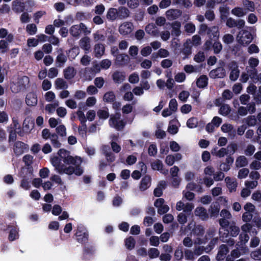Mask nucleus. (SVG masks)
<instances>
[{"mask_svg":"<svg viewBox=\"0 0 261 261\" xmlns=\"http://www.w3.org/2000/svg\"><path fill=\"white\" fill-rule=\"evenodd\" d=\"M58 154L59 158L54 156L51 158L50 162L58 173L77 176L83 173V169L81 167L83 162L81 157L72 156L69 151L64 149H60Z\"/></svg>","mask_w":261,"mask_h":261,"instance_id":"f257e3e1","label":"nucleus"},{"mask_svg":"<svg viewBox=\"0 0 261 261\" xmlns=\"http://www.w3.org/2000/svg\"><path fill=\"white\" fill-rule=\"evenodd\" d=\"M30 82L29 78L26 76L18 77L17 81L13 82L11 88L13 92L17 93L24 90Z\"/></svg>","mask_w":261,"mask_h":261,"instance_id":"f03ea898","label":"nucleus"},{"mask_svg":"<svg viewBox=\"0 0 261 261\" xmlns=\"http://www.w3.org/2000/svg\"><path fill=\"white\" fill-rule=\"evenodd\" d=\"M253 40L252 34L248 31L242 30L240 31L237 36L238 42L243 46L249 44Z\"/></svg>","mask_w":261,"mask_h":261,"instance_id":"7ed1b4c3","label":"nucleus"},{"mask_svg":"<svg viewBox=\"0 0 261 261\" xmlns=\"http://www.w3.org/2000/svg\"><path fill=\"white\" fill-rule=\"evenodd\" d=\"M83 32L85 34H89L91 33V30L83 23H80L79 24L72 25L70 29V33L74 37H78Z\"/></svg>","mask_w":261,"mask_h":261,"instance_id":"20e7f679","label":"nucleus"},{"mask_svg":"<svg viewBox=\"0 0 261 261\" xmlns=\"http://www.w3.org/2000/svg\"><path fill=\"white\" fill-rule=\"evenodd\" d=\"M120 118L121 114L120 113H117L115 115L111 116L109 120L110 125L118 130H122L126 123L124 120H121Z\"/></svg>","mask_w":261,"mask_h":261,"instance_id":"39448f33","label":"nucleus"},{"mask_svg":"<svg viewBox=\"0 0 261 261\" xmlns=\"http://www.w3.org/2000/svg\"><path fill=\"white\" fill-rule=\"evenodd\" d=\"M192 233L194 236L197 237L196 239L194 240L195 245H200L204 243L200 238L204 233V229L202 226H196L192 230Z\"/></svg>","mask_w":261,"mask_h":261,"instance_id":"423d86ee","label":"nucleus"},{"mask_svg":"<svg viewBox=\"0 0 261 261\" xmlns=\"http://www.w3.org/2000/svg\"><path fill=\"white\" fill-rule=\"evenodd\" d=\"M134 30L133 23L131 22L125 21L121 24L118 29L120 34L125 36L130 34Z\"/></svg>","mask_w":261,"mask_h":261,"instance_id":"0eeeda50","label":"nucleus"},{"mask_svg":"<svg viewBox=\"0 0 261 261\" xmlns=\"http://www.w3.org/2000/svg\"><path fill=\"white\" fill-rule=\"evenodd\" d=\"M154 205L158 208V213L160 214L166 213L169 210V207L165 204V200L163 198L157 199L154 203Z\"/></svg>","mask_w":261,"mask_h":261,"instance_id":"6e6552de","label":"nucleus"},{"mask_svg":"<svg viewBox=\"0 0 261 261\" xmlns=\"http://www.w3.org/2000/svg\"><path fill=\"white\" fill-rule=\"evenodd\" d=\"M80 47L85 51L86 53L90 51L91 48V39L89 37L84 36L79 41Z\"/></svg>","mask_w":261,"mask_h":261,"instance_id":"1a4fd4ad","label":"nucleus"},{"mask_svg":"<svg viewBox=\"0 0 261 261\" xmlns=\"http://www.w3.org/2000/svg\"><path fill=\"white\" fill-rule=\"evenodd\" d=\"M231 72L229 75L230 79L232 81H236L240 74V70L237 63L235 62H232L230 64Z\"/></svg>","mask_w":261,"mask_h":261,"instance_id":"9d476101","label":"nucleus"},{"mask_svg":"<svg viewBox=\"0 0 261 261\" xmlns=\"http://www.w3.org/2000/svg\"><path fill=\"white\" fill-rule=\"evenodd\" d=\"M182 12L178 9H169L166 12V16L168 20H173L181 15Z\"/></svg>","mask_w":261,"mask_h":261,"instance_id":"9b49d317","label":"nucleus"},{"mask_svg":"<svg viewBox=\"0 0 261 261\" xmlns=\"http://www.w3.org/2000/svg\"><path fill=\"white\" fill-rule=\"evenodd\" d=\"M105 51V47L103 44L101 43L95 44L93 48V54L97 58L102 57Z\"/></svg>","mask_w":261,"mask_h":261,"instance_id":"f8f14e48","label":"nucleus"},{"mask_svg":"<svg viewBox=\"0 0 261 261\" xmlns=\"http://www.w3.org/2000/svg\"><path fill=\"white\" fill-rule=\"evenodd\" d=\"M226 75L225 70L222 67H219L212 70L210 73V76L213 79L223 78Z\"/></svg>","mask_w":261,"mask_h":261,"instance_id":"ddd939ff","label":"nucleus"},{"mask_svg":"<svg viewBox=\"0 0 261 261\" xmlns=\"http://www.w3.org/2000/svg\"><path fill=\"white\" fill-rule=\"evenodd\" d=\"M64 76L67 80L73 79L76 74V69L72 66H68L64 71Z\"/></svg>","mask_w":261,"mask_h":261,"instance_id":"4468645a","label":"nucleus"},{"mask_svg":"<svg viewBox=\"0 0 261 261\" xmlns=\"http://www.w3.org/2000/svg\"><path fill=\"white\" fill-rule=\"evenodd\" d=\"M192 41L191 39H188L186 42L184 43L181 52L185 55L186 57H188L192 54Z\"/></svg>","mask_w":261,"mask_h":261,"instance_id":"2eb2a0df","label":"nucleus"},{"mask_svg":"<svg viewBox=\"0 0 261 261\" xmlns=\"http://www.w3.org/2000/svg\"><path fill=\"white\" fill-rule=\"evenodd\" d=\"M118 19H124L129 17L130 12L129 10L123 6L119 7L117 9Z\"/></svg>","mask_w":261,"mask_h":261,"instance_id":"dca6fc26","label":"nucleus"},{"mask_svg":"<svg viewBox=\"0 0 261 261\" xmlns=\"http://www.w3.org/2000/svg\"><path fill=\"white\" fill-rule=\"evenodd\" d=\"M195 216H198L202 220H206L208 218V215L206 210L203 207H197L194 211Z\"/></svg>","mask_w":261,"mask_h":261,"instance_id":"f3484780","label":"nucleus"},{"mask_svg":"<svg viewBox=\"0 0 261 261\" xmlns=\"http://www.w3.org/2000/svg\"><path fill=\"white\" fill-rule=\"evenodd\" d=\"M25 101L28 106H34L37 105V98L36 94L33 92L28 93L26 96Z\"/></svg>","mask_w":261,"mask_h":261,"instance_id":"a211bd4d","label":"nucleus"},{"mask_svg":"<svg viewBox=\"0 0 261 261\" xmlns=\"http://www.w3.org/2000/svg\"><path fill=\"white\" fill-rule=\"evenodd\" d=\"M106 17L108 20L114 21L118 19L117 9L111 8L108 9Z\"/></svg>","mask_w":261,"mask_h":261,"instance_id":"6ab92c4d","label":"nucleus"},{"mask_svg":"<svg viewBox=\"0 0 261 261\" xmlns=\"http://www.w3.org/2000/svg\"><path fill=\"white\" fill-rule=\"evenodd\" d=\"M145 30L146 32L151 36L157 37L159 35V31L156 29L155 25L152 23L147 25Z\"/></svg>","mask_w":261,"mask_h":261,"instance_id":"aec40b11","label":"nucleus"},{"mask_svg":"<svg viewBox=\"0 0 261 261\" xmlns=\"http://www.w3.org/2000/svg\"><path fill=\"white\" fill-rule=\"evenodd\" d=\"M151 177L148 175L145 176L141 180L139 188L143 191L146 190L150 185Z\"/></svg>","mask_w":261,"mask_h":261,"instance_id":"412c9836","label":"nucleus"},{"mask_svg":"<svg viewBox=\"0 0 261 261\" xmlns=\"http://www.w3.org/2000/svg\"><path fill=\"white\" fill-rule=\"evenodd\" d=\"M242 5L244 11L254 12L255 11V4L253 2L249 0H242Z\"/></svg>","mask_w":261,"mask_h":261,"instance_id":"4be33fe9","label":"nucleus"},{"mask_svg":"<svg viewBox=\"0 0 261 261\" xmlns=\"http://www.w3.org/2000/svg\"><path fill=\"white\" fill-rule=\"evenodd\" d=\"M25 8L24 4L18 0H16L12 3V10L17 13L23 11Z\"/></svg>","mask_w":261,"mask_h":261,"instance_id":"5701e85b","label":"nucleus"},{"mask_svg":"<svg viewBox=\"0 0 261 261\" xmlns=\"http://www.w3.org/2000/svg\"><path fill=\"white\" fill-rule=\"evenodd\" d=\"M225 180L229 191L230 192L235 191L238 185L237 181L235 180L231 179L229 177H226Z\"/></svg>","mask_w":261,"mask_h":261,"instance_id":"b1692460","label":"nucleus"},{"mask_svg":"<svg viewBox=\"0 0 261 261\" xmlns=\"http://www.w3.org/2000/svg\"><path fill=\"white\" fill-rule=\"evenodd\" d=\"M248 164V160L244 155L238 156L236 160L235 165L237 168L245 167Z\"/></svg>","mask_w":261,"mask_h":261,"instance_id":"393cba45","label":"nucleus"},{"mask_svg":"<svg viewBox=\"0 0 261 261\" xmlns=\"http://www.w3.org/2000/svg\"><path fill=\"white\" fill-rule=\"evenodd\" d=\"M228 252V249L227 246L225 245H221L217 256L218 260H221L223 259Z\"/></svg>","mask_w":261,"mask_h":261,"instance_id":"a878e982","label":"nucleus"},{"mask_svg":"<svg viewBox=\"0 0 261 261\" xmlns=\"http://www.w3.org/2000/svg\"><path fill=\"white\" fill-rule=\"evenodd\" d=\"M55 86L57 89H66L68 88L66 82L62 78H58L55 81Z\"/></svg>","mask_w":261,"mask_h":261,"instance_id":"bb28decb","label":"nucleus"},{"mask_svg":"<svg viewBox=\"0 0 261 261\" xmlns=\"http://www.w3.org/2000/svg\"><path fill=\"white\" fill-rule=\"evenodd\" d=\"M113 79L116 83H121L125 80V74L123 72L116 71L113 74Z\"/></svg>","mask_w":261,"mask_h":261,"instance_id":"cd10ccee","label":"nucleus"},{"mask_svg":"<svg viewBox=\"0 0 261 261\" xmlns=\"http://www.w3.org/2000/svg\"><path fill=\"white\" fill-rule=\"evenodd\" d=\"M115 94L112 91H109L106 92L103 96V100L106 102H112L115 101Z\"/></svg>","mask_w":261,"mask_h":261,"instance_id":"c85d7f7f","label":"nucleus"},{"mask_svg":"<svg viewBox=\"0 0 261 261\" xmlns=\"http://www.w3.org/2000/svg\"><path fill=\"white\" fill-rule=\"evenodd\" d=\"M24 144L21 142H17L15 143L14 151L16 155H19L23 153L24 148Z\"/></svg>","mask_w":261,"mask_h":261,"instance_id":"c756f323","label":"nucleus"},{"mask_svg":"<svg viewBox=\"0 0 261 261\" xmlns=\"http://www.w3.org/2000/svg\"><path fill=\"white\" fill-rule=\"evenodd\" d=\"M228 231L232 237H236L239 233L240 228L236 226V223L234 221H232L231 224H230Z\"/></svg>","mask_w":261,"mask_h":261,"instance_id":"7c9ffc66","label":"nucleus"},{"mask_svg":"<svg viewBox=\"0 0 261 261\" xmlns=\"http://www.w3.org/2000/svg\"><path fill=\"white\" fill-rule=\"evenodd\" d=\"M221 130L224 133H227L231 136H234L235 130L232 125L228 123H225L221 126Z\"/></svg>","mask_w":261,"mask_h":261,"instance_id":"2f4dec72","label":"nucleus"},{"mask_svg":"<svg viewBox=\"0 0 261 261\" xmlns=\"http://www.w3.org/2000/svg\"><path fill=\"white\" fill-rule=\"evenodd\" d=\"M259 64V60L255 58L251 57L248 60V64L251 68H252V71L253 73L256 75L257 71L255 69V67L258 66Z\"/></svg>","mask_w":261,"mask_h":261,"instance_id":"473e14b6","label":"nucleus"},{"mask_svg":"<svg viewBox=\"0 0 261 261\" xmlns=\"http://www.w3.org/2000/svg\"><path fill=\"white\" fill-rule=\"evenodd\" d=\"M172 34L175 36H179L181 34L180 27L181 23L180 22L176 21L172 23Z\"/></svg>","mask_w":261,"mask_h":261,"instance_id":"72a5a7b5","label":"nucleus"},{"mask_svg":"<svg viewBox=\"0 0 261 261\" xmlns=\"http://www.w3.org/2000/svg\"><path fill=\"white\" fill-rule=\"evenodd\" d=\"M207 34L211 38H218L219 37V31L218 27L214 26L208 29V31L207 32Z\"/></svg>","mask_w":261,"mask_h":261,"instance_id":"f704fd0d","label":"nucleus"},{"mask_svg":"<svg viewBox=\"0 0 261 261\" xmlns=\"http://www.w3.org/2000/svg\"><path fill=\"white\" fill-rule=\"evenodd\" d=\"M6 37V40L8 42H11L13 39V35L12 34H8V31L5 29H0V38H3Z\"/></svg>","mask_w":261,"mask_h":261,"instance_id":"c9c22d12","label":"nucleus"},{"mask_svg":"<svg viewBox=\"0 0 261 261\" xmlns=\"http://www.w3.org/2000/svg\"><path fill=\"white\" fill-rule=\"evenodd\" d=\"M231 12L233 15L239 17H243L246 14V12L243 8L239 7L232 9Z\"/></svg>","mask_w":261,"mask_h":261,"instance_id":"e433bc0d","label":"nucleus"},{"mask_svg":"<svg viewBox=\"0 0 261 261\" xmlns=\"http://www.w3.org/2000/svg\"><path fill=\"white\" fill-rule=\"evenodd\" d=\"M207 77L206 75H201L199 77L196 82L197 86L199 88H204L207 84Z\"/></svg>","mask_w":261,"mask_h":261,"instance_id":"4c0bfd02","label":"nucleus"},{"mask_svg":"<svg viewBox=\"0 0 261 261\" xmlns=\"http://www.w3.org/2000/svg\"><path fill=\"white\" fill-rule=\"evenodd\" d=\"M34 123L30 119H26L24 120L23 123V128L24 131L30 132L33 128Z\"/></svg>","mask_w":261,"mask_h":261,"instance_id":"58836bf2","label":"nucleus"},{"mask_svg":"<svg viewBox=\"0 0 261 261\" xmlns=\"http://www.w3.org/2000/svg\"><path fill=\"white\" fill-rule=\"evenodd\" d=\"M128 56L125 54L118 55L116 58V62L120 65H124L127 63Z\"/></svg>","mask_w":261,"mask_h":261,"instance_id":"ea45409f","label":"nucleus"},{"mask_svg":"<svg viewBox=\"0 0 261 261\" xmlns=\"http://www.w3.org/2000/svg\"><path fill=\"white\" fill-rule=\"evenodd\" d=\"M212 154L216 155L219 158L224 156L227 153V150L225 148H221L219 150L214 149L212 151Z\"/></svg>","mask_w":261,"mask_h":261,"instance_id":"a19ab883","label":"nucleus"},{"mask_svg":"<svg viewBox=\"0 0 261 261\" xmlns=\"http://www.w3.org/2000/svg\"><path fill=\"white\" fill-rule=\"evenodd\" d=\"M174 3L186 8L191 7L192 5L190 0H174Z\"/></svg>","mask_w":261,"mask_h":261,"instance_id":"79ce46f5","label":"nucleus"},{"mask_svg":"<svg viewBox=\"0 0 261 261\" xmlns=\"http://www.w3.org/2000/svg\"><path fill=\"white\" fill-rule=\"evenodd\" d=\"M220 210V207L217 203L212 204L209 209L211 217H214L218 215Z\"/></svg>","mask_w":261,"mask_h":261,"instance_id":"37998d69","label":"nucleus"},{"mask_svg":"<svg viewBox=\"0 0 261 261\" xmlns=\"http://www.w3.org/2000/svg\"><path fill=\"white\" fill-rule=\"evenodd\" d=\"M151 166L152 169L154 170L162 171L163 167L162 162L159 160H156L153 161L151 163Z\"/></svg>","mask_w":261,"mask_h":261,"instance_id":"c03bdc74","label":"nucleus"},{"mask_svg":"<svg viewBox=\"0 0 261 261\" xmlns=\"http://www.w3.org/2000/svg\"><path fill=\"white\" fill-rule=\"evenodd\" d=\"M51 142L54 146V147L56 148H59L60 147L61 144L58 140V136L55 134H52L51 135V137L50 138Z\"/></svg>","mask_w":261,"mask_h":261,"instance_id":"a18cd8bd","label":"nucleus"},{"mask_svg":"<svg viewBox=\"0 0 261 261\" xmlns=\"http://www.w3.org/2000/svg\"><path fill=\"white\" fill-rule=\"evenodd\" d=\"M205 59L204 54L203 51L198 52L194 57V60L197 63L203 62Z\"/></svg>","mask_w":261,"mask_h":261,"instance_id":"49530a36","label":"nucleus"},{"mask_svg":"<svg viewBox=\"0 0 261 261\" xmlns=\"http://www.w3.org/2000/svg\"><path fill=\"white\" fill-rule=\"evenodd\" d=\"M97 102V99L94 96L88 97L85 101V105L87 107H93Z\"/></svg>","mask_w":261,"mask_h":261,"instance_id":"de8ad7c7","label":"nucleus"},{"mask_svg":"<svg viewBox=\"0 0 261 261\" xmlns=\"http://www.w3.org/2000/svg\"><path fill=\"white\" fill-rule=\"evenodd\" d=\"M26 31L30 35H34L37 31V26L33 23L28 24L26 27Z\"/></svg>","mask_w":261,"mask_h":261,"instance_id":"09e8293b","label":"nucleus"},{"mask_svg":"<svg viewBox=\"0 0 261 261\" xmlns=\"http://www.w3.org/2000/svg\"><path fill=\"white\" fill-rule=\"evenodd\" d=\"M222 40L225 44H229L232 43L234 41V37L230 34H225L222 37Z\"/></svg>","mask_w":261,"mask_h":261,"instance_id":"8fccbe9b","label":"nucleus"},{"mask_svg":"<svg viewBox=\"0 0 261 261\" xmlns=\"http://www.w3.org/2000/svg\"><path fill=\"white\" fill-rule=\"evenodd\" d=\"M97 114L99 119H106L109 116V113L107 110L100 109L98 110Z\"/></svg>","mask_w":261,"mask_h":261,"instance_id":"3c124183","label":"nucleus"},{"mask_svg":"<svg viewBox=\"0 0 261 261\" xmlns=\"http://www.w3.org/2000/svg\"><path fill=\"white\" fill-rule=\"evenodd\" d=\"M93 40L95 42L103 41L106 39V36L100 33L99 31H97L93 34Z\"/></svg>","mask_w":261,"mask_h":261,"instance_id":"603ef678","label":"nucleus"},{"mask_svg":"<svg viewBox=\"0 0 261 261\" xmlns=\"http://www.w3.org/2000/svg\"><path fill=\"white\" fill-rule=\"evenodd\" d=\"M99 63L101 69L105 70L109 69L112 65L111 61L107 59L101 60Z\"/></svg>","mask_w":261,"mask_h":261,"instance_id":"864d4df0","label":"nucleus"},{"mask_svg":"<svg viewBox=\"0 0 261 261\" xmlns=\"http://www.w3.org/2000/svg\"><path fill=\"white\" fill-rule=\"evenodd\" d=\"M230 112V109L228 105H222L219 110V113L220 114L226 116Z\"/></svg>","mask_w":261,"mask_h":261,"instance_id":"5fc2aeb1","label":"nucleus"},{"mask_svg":"<svg viewBox=\"0 0 261 261\" xmlns=\"http://www.w3.org/2000/svg\"><path fill=\"white\" fill-rule=\"evenodd\" d=\"M249 173V170L247 168H242L238 172V177L239 179L246 178Z\"/></svg>","mask_w":261,"mask_h":261,"instance_id":"6e6d98bb","label":"nucleus"},{"mask_svg":"<svg viewBox=\"0 0 261 261\" xmlns=\"http://www.w3.org/2000/svg\"><path fill=\"white\" fill-rule=\"evenodd\" d=\"M185 31L189 34H192L195 31V26L192 23H187L184 26Z\"/></svg>","mask_w":261,"mask_h":261,"instance_id":"4d7b16f0","label":"nucleus"},{"mask_svg":"<svg viewBox=\"0 0 261 261\" xmlns=\"http://www.w3.org/2000/svg\"><path fill=\"white\" fill-rule=\"evenodd\" d=\"M133 110V104L127 103L122 108V112L123 114H128L130 113Z\"/></svg>","mask_w":261,"mask_h":261,"instance_id":"13d9d810","label":"nucleus"},{"mask_svg":"<svg viewBox=\"0 0 261 261\" xmlns=\"http://www.w3.org/2000/svg\"><path fill=\"white\" fill-rule=\"evenodd\" d=\"M160 255V251L155 248H150L148 251V255L151 258H156Z\"/></svg>","mask_w":261,"mask_h":261,"instance_id":"bf43d9fd","label":"nucleus"},{"mask_svg":"<svg viewBox=\"0 0 261 261\" xmlns=\"http://www.w3.org/2000/svg\"><path fill=\"white\" fill-rule=\"evenodd\" d=\"M91 61V58L90 56L87 55H84L81 59L80 62L83 66H88L90 64Z\"/></svg>","mask_w":261,"mask_h":261,"instance_id":"052dcab7","label":"nucleus"},{"mask_svg":"<svg viewBox=\"0 0 261 261\" xmlns=\"http://www.w3.org/2000/svg\"><path fill=\"white\" fill-rule=\"evenodd\" d=\"M245 121L249 126H254L256 123V119L253 116H249L245 118Z\"/></svg>","mask_w":261,"mask_h":261,"instance_id":"680f3d73","label":"nucleus"},{"mask_svg":"<svg viewBox=\"0 0 261 261\" xmlns=\"http://www.w3.org/2000/svg\"><path fill=\"white\" fill-rule=\"evenodd\" d=\"M86 96V93L82 90H77L75 91L74 97L77 100L84 99Z\"/></svg>","mask_w":261,"mask_h":261,"instance_id":"e2e57ef3","label":"nucleus"},{"mask_svg":"<svg viewBox=\"0 0 261 261\" xmlns=\"http://www.w3.org/2000/svg\"><path fill=\"white\" fill-rule=\"evenodd\" d=\"M183 245L188 248H191L192 247L193 244H194V241H193L191 238L187 237L184 238L182 241Z\"/></svg>","mask_w":261,"mask_h":261,"instance_id":"0e129e2a","label":"nucleus"},{"mask_svg":"<svg viewBox=\"0 0 261 261\" xmlns=\"http://www.w3.org/2000/svg\"><path fill=\"white\" fill-rule=\"evenodd\" d=\"M185 256L186 259L192 260L195 259V254L194 251L187 249L185 251Z\"/></svg>","mask_w":261,"mask_h":261,"instance_id":"69168bd1","label":"nucleus"},{"mask_svg":"<svg viewBox=\"0 0 261 261\" xmlns=\"http://www.w3.org/2000/svg\"><path fill=\"white\" fill-rule=\"evenodd\" d=\"M135 244V241L132 237H129L125 240V246L127 248L132 249Z\"/></svg>","mask_w":261,"mask_h":261,"instance_id":"338daca9","label":"nucleus"},{"mask_svg":"<svg viewBox=\"0 0 261 261\" xmlns=\"http://www.w3.org/2000/svg\"><path fill=\"white\" fill-rule=\"evenodd\" d=\"M56 97L55 94L52 91L47 92L44 95V98L47 102L53 101Z\"/></svg>","mask_w":261,"mask_h":261,"instance_id":"774afa93","label":"nucleus"}]
</instances>
